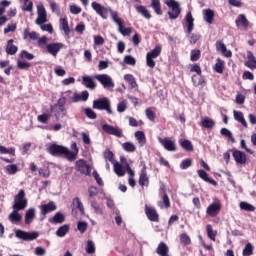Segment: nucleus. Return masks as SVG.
Segmentation results:
<instances>
[{
	"instance_id": "obj_4",
	"label": "nucleus",
	"mask_w": 256,
	"mask_h": 256,
	"mask_svg": "<svg viewBox=\"0 0 256 256\" xmlns=\"http://www.w3.org/2000/svg\"><path fill=\"white\" fill-rule=\"evenodd\" d=\"M122 164L118 163V162H114V172L116 173V175H118V177H124L125 176V172L127 171L128 175H135V171H133L131 169V167H129V163L124 162L123 158L121 159Z\"/></svg>"
},
{
	"instance_id": "obj_25",
	"label": "nucleus",
	"mask_w": 256,
	"mask_h": 256,
	"mask_svg": "<svg viewBox=\"0 0 256 256\" xmlns=\"http://www.w3.org/2000/svg\"><path fill=\"white\" fill-rule=\"evenodd\" d=\"M42 215H46L47 213H51V211H55L57 206L54 202H49L48 204H44L40 206Z\"/></svg>"
},
{
	"instance_id": "obj_21",
	"label": "nucleus",
	"mask_w": 256,
	"mask_h": 256,
	"mask_svg": "<svg viewBox=\"0 0 256 256\" xmlns=\"http://www.w3.org/2000/svg\"><path fill=\"white\" fill-rule=\"evenodd\" d=\"M71 99L72 103H79V101H87V99H89V92L83 91L81 94L74 93Z\"/></svg>"
},
{
	"instance_id": "obj_36",
	"label": "nucleus",
	"mask_w": 256,
	"mask_h": 256,
	"mask_svg": "<svg viewBox=\"0 0 256 256\" xmlns=\"http://www.w3.org/2000/svg\"><path fill=\"white\" fill-rule=\"evenodd\" d=\"M50 223L54 224H61L65 222V215H63L61 212H58L54 215L52 219L49 220Z\"/></svg>"
},
{
	"instance_id": "obj_63",
	"label": "nucleus",
	"mask_w": 256,
	"mask_h": 256,
	"mask_svg": "<svg viewBox=\"0 0 256 256\" xmlns=\"http://www.w3.org/2000/svg\"><path fill=\"white\" fill-rule=\"evenodd\" d=\"M34 253L37 256H45L47 254V249H45L43 246H38L35 248Z\"/></svg>"
},
{
	"instance_id": "obj_33",
	"label": "nucleus",
	"mask_w": 256,
	"mask_h": 256,
	"mask_svg": "<svg viewBox=\"0 0 256 256\" xmlns=\"http://www.w3.org/2000/svg\"><path fill=\"white\" fill-rule=\"evenodd\" d=\"M248 61L246 62V67L249 69H256V58L252 52H248L247 54Z\"/></svg>"
},
{
	"instance_id": "obj_46",
	"label": "nucleus",
	"mask_w": 256,
	"mask_h": 256,
	"mask_svg": "<svg viewBox=\"0 0 256 256\" xmlns=\"http://www.w3.org/2000/svg\"><path fill=\"white\" fill-rule=\"evenodd\" d=\"M49 5H50V9L52 11V13H55V15H61V8H59V4H57V2L54 1H48Z\"/></svg>"
},
{
	"instance_id": "obj_15",
	"label": "nucleus",
	"mask_w": 256,
	"mask_h": 256,
	"mask_svg": "<svg viewBox=\"0 0 256 256\" xmlns=\"http://www.w3.org/2000/svg\"><path fill=\"white\" fill-rule=\"evenodd\" d=\"M220 211H221V203L219 202H214L210 204L206 209V213L207 215H209V217H217Z\"/></svg>"
},
{
	"instance_id": "obj_47",
	"label": "nucleus",
	"mask_w": 256,
	"mask_h": 256,
	"mask_svg": "<svg viewBox=\"0 0 256 256\" xmlns=\"http://www.w3.org/2000/svg\"><path fill=\"white\" fill-rule=\"evenodd\" d=\"M110 16H111L112 21L116 25H118V27H119V25L123 24V21L121 20V18L119 17V14L116 11L110 10Z\"/></svg>"
},
{
	"instance_id": "obj_61",
	"label": "nucleus",
	"mask_w": 256,
	"mask_h": 256,
	"mask_svg": "<svg viewBox=\"0 0 256 256\" xmlns=\"http://www.w3.org/2000/svg\"><path fill=\"white\" fill-rule=\"evenodd\" d=\"M191 165H193V160L191 159H185L181 162L180 164V169H189V167H191Z\"/></svg>"
},
{
	"instance_id": "obj_20",
	"label": "nucleus",
	"mask_w": 256,
	"mask_h": 256,
	"mask_svg": "<svg viewBox=\"0 0 256 256\" xmlns=\"http://www.w3.org/2000/svg\"><path fill=\"white\" fill-rule=\"evenodd\" d=\"M36 215H37V210H35V208H29L25 213L26 225H31V223H33V221L35 220Z\"/></svg>"
},
{
	"instance_id": "obj_40",
	"label": "nucleus",
	"mask_w": 256,
	"mask_h": 256,
	"mask_svg": "<svg viewBox=\"0 0 256 256\" xmlns=\"http://www.w3.org/2000/svg\"><path fill=\"white\" fill-rule=\"evenodd\" d=\"M151 7L154 9L156 15H163V11H161V2L159 0H151Z\"/></svg>"
},
{
	"instance_id": "obj_58",
	"label": "nucleus",
	"mask_w": 256,
	"mask_h": 256,
	"mask_svg": "<svg viewBox=\"0 0 256 256\" xmlns=\"http://www.w3.org/2000/svg\"><path fill=\"white\" fill-rule=\"evenodd\" d=\"M118 31L123 35L124 37H127V35H131V28H125L123 26V23L118 26Z\"/></svg>"
},
{
	"instance_id": "obj_31",
	"label": "nucleus",
	"mask_w": 256,
	"mask_h": 256,
	"mask_svg": "<svg viewBox=\"0 0 256 256\" xmlns=\"http://www.w3.org/2000/svg\"><path fill=\"white\" fill-rule=\"evenodd\" d=\"M19 211L20 210L13 209V212L9 215V221H11V223H19V221L23 219V216L19 214Z\"/></svg>"
},
{
	"instance_id": "obj_23",
	"label": "nucleus",
	"mask_w": 256,
	"mask_h": 256,
	"mask_svg": "<svg viewBox=\"0 0 256 256\" xmlns=\"http://www.w3.org/2000/svg\"><path fill=\"white\" fill-rule=\"evenodd\" d=\"M197 173L200 179H202L203 181H206V183H210L211 185H214V187H217V181L209 178V174H207L205 170H198Z\"/></svg>"
},
{
	"instance_id": "obj_37",
	"label": "nucleus",
	"mask_w": 256,
	"mask_h": 256,
	"mask_svg": "<svg viewBox=\"0 0 256 256\" xmlns=\"http://www.w3.org/2000/svg\"><path fill=\"white\" fill-rule=\"evenodd\" d=\"M124 81L130 85L131 89H136L137 88V82L135 81V77L131 74H126L124 75Z\"/></svg>"
},
{
	"instance_id": "obj_10",
	"label": "nucleus",
	"mask_w": 256,
	"mask_h": 256,
	"mask_svg": "<svg viewBox=\"0 0 256 256\" xmlns=\"http://www.w3.org/2000/svg\"><path fill=\"white\" fill-rule=\"evenodd\" d=\"M91 6L102 19H107L109 13L113 10L110 7H105L97 2H92Z\"/></svg>"
},
{
	"instance_id": "obj_42",
	"label": "nucleus",
	"mask_w": 256,
	"mask_h": 256,
	"mask_svg": "<svg viewBox=\"0 0 256 256\" xmlns=\"http://www.w3.org/2000/svg\"><path fill=\"white\" fill-rule=\"evenodd\" d=\"M201 125L205 129H213V127H215V122L211 118L206 117L202 120Z\"/></svg>"
},
{
	"instance_id": "obj_41",
	"label": "nucleus",
	"mask_w": 256,
	"mask_h": 256,
	"mask_svg": "<svg viewBox=\"0 0 256 256\" xmlns=\"http://www.w3.org/2000/svg\"><path fill=\"white\" fill-rule=\"evenodd\" d=\"M137 13H140V15L144 16L145 19L151 18V13H149V10L145 6H136Z\"/></svg>"
},
{
	"instance_id": "obj_44",
	"label": "nucleus",
	"mask_w": 256,
	"mask_h": 256,
	"mask_svg": "<svg viewBox=\"0 0 256 256\" xmlns=\"http://www.w3.org/2000/svg\"><path fill=\"white\" fill-rule=\"evenodd\" d=\"M233 113H234V119L236 121H239V123H241L244 127H247V121H245V118L243 117V113L235 110Z\"/></svg>"
},
{
	"instance_id": "obj_53",
	"label": "nucleus",
	"mask_w": 256,
	"mask_h": 256,
	"mask_svg": "<svg viewBox=\"0 0 256 256\" xmlns=\"http://www.w3.org/2000/svg\"><path fill=\"white\" fill-rule=\"evenodd\" d=\"M73 204L80 211L81 215H85V208L83 207V203L81 202V200L79 198H77V197L74 198Z\"/></svg>"
},
{
	"instance_id": "obj_59",
	"label": "nucleus",
	"mask_w": 256,
	"mask_h": 256,
	"mask_svg": "<svg viewBox=\"0 0 256 256\" xmlns=\"http://www.w3.org/2000/svg\"><path fill=\"white\" fill-rule=\"evenodd\" d=\"M39 123H47L49 119H51V114L50 113H43L42 115H39L37 117Z\"/></svg>"
},
{
	"instance_id": "obj_62",
	"label": "nucleus",
	"mask_w": 256,
	"mask_h": 256,
	"mask_svg": "<svg viewBox=\"0 0 256 256\" xmlns=\"http://www.w3.org/2000/svg\"><path fill=\"white\" fill-rule=\"evenodd\" d=\"M38 25H40V28L42 31H47L50 33V35H53V25L45 24V23L38 24Z\"/></svg>"
},
{
	"instance_id": "obj_48",
	"label": "nucleus",
	"mask_w": 256,
	"mask_h": 256,
	"mask_svg": "<svg viewBox=\"0 0 256 256\" xmlns=\"http://www.w3.org/2000/svg\"><path fill=\"white\" fill-rule=\"evenodd\" d=\"M206 231L208 239H211V241H215V237H217V232L213 230L211 224H208L206 226Z\"/></svg>"
},
{
	"instance_id": "obj_1",
	"label": "nucleus",
	"mask_w": 256,
	"mask_h": 256,
	"mask_svg": "<svg viewBox=\"0 0 256 256\" xmlns=\"http://www.w3.org/2000/svg\"><path fill=\"white\" fill-rule=\"evenodd\" d=\"M66 103H67V99L65 97H61L60 99H58L57 104L50 107L56 119H59L60 117L61 118L67 117V108H65Z\"/></svg>"
},
{
	"instance_id": "obj_39",
	"label": "nucleus",
	"mask_w": 256,
	"mask_h": 256,
	"mask_svg": "<svg viewBox=\"0 0 256 256\" xmlns=\"http://www.w3.org/2000/svg\"><path fill=\"white\" fill-rule=\"evenodd\" d=\"M29 37V39H32V41H37V39H39V34L35 31L30 32L29 28H26L24 30V39H27Z\"/></svg>"
},
{
	"instance_id": "obj_22",
	"label": "nucleus",
	"mask_w": 256,
	"mask_h": 256,
	"mask_svg": "<svg viewBox=\"0 0 256 256\" xmlns=\"http://www.w3.org/2000/svg\"><path fill=\"white\" fill-rule=\"evenodd\" d=\"M216 49L217 51H220L224 57H231L233 55L231 50H227V46H225V43L221 41L216 42Z\"/></svg>"
},
{
	"instance_id": "obj_26",
	"label": "nucleus",
	"mask_w": 256,
	"mask_h": 256,
	"mask_svg": "<svg viewBox=\"0 0 256 256\" xmlns=\"http://www.w3.org/2000/svg\"><path fill=\"white\" fill-rule=\"evenodd\" d=\"M82 83L87 87V89H95L97 87L95 80L91 76H83Z\"/></svg>"
},
{
	"instance_id": "obj_11",
	"label": "nucleus",
	"mask_w": 256,
	"mask_h": 256,
	"mask_svg": "<svg viewBox=\"0 0 256 256\" xmlns=\"http://www.w3.org/2000/svg\"><path fill=\"white\" fill-rule=\"evenodd\" d=\"M15 235L18 239L22 241H35L39 237V232H25L22 230H16Z\"/></svg>"
},
{
	"instance_id": "obj_52",
	"label": "nucleus",
	"mask_w": 256,
	"mask_h": 256,
	"mask_svg": "<svg viewBox=\"0 0 256 256\" xmlns=\"http://www.w3.org/2000/svg\"><path fill=\"white\" fill-rule=\"evenodd\" d=\"M22 11H28V13H31V11H33V1L23 0Z\"/></svg>"
},
{
	"instance_id": "obj_6",
	"label": "nucleus",
	"mask_w": 256,
	"mask_h": 256,
	"mask_svg": "<svg viewBox=\"0 0 256 256\" xmlns=\"http://www.w3.org/2000/svg\"><path fill=\"white\" fill-rule=\"evenodd\" d=\"M167 7L171 9V11H168V15L170 19H177L179 15L181 14V8H179V2L175 0H169L166 2Z\"/></svg>"
},
{
	"instance_id": "obj_17",
	"label": "nucleus",
	"mask_w": 256,
	"mask_h": 256,
	"mask_svg": "<svg viewBox=\"0 0 256 256\" xmlns=\"http://www.w3.org/2000/svg\"><path fill=\"white\" fill-rule=\"evenodd\" d=\"M76 170L83 173V175H89L90 173L89 165H87V162L83 159L76 161Z\"/></svg>"
},
{
	"instance_id": "obj_8",
	"label": "nucleus",
	"mask_w": 256,
	"mask_h": 256,
	"mask_svg": "<svg viewBox=\"0 0 256 256\" xmlns=\"http://www.w3.org/2000/svg\"><path fill=\"white\" fill-rule=\"evenodd\" d=\"M47 151L53 156L64 155V157H67V147L62 145L49 144L47 146Z\"/></svg>"
},
{
	"instance_id": "obj_45",
	"label": "nucleus",
	"mask_w": 256,
	"mask_h": 256,
	"mask_svg": "<svg viewBox=\"0 0 256 256\" xmlns=\"http://www.w3.org/2000/svg\"><path fill=\"white\" fill-rule=\"evenodd\" d=\"M0 154L1 155H12L13 157H15V148L14 147L7 148L5 146H0Z\"/></svg>"
},
{
	"instance_id": "obj_2",
	"label": "nucleus",
	"mask_w": 256,
	"mask_h": 256,
	"mask_svg": "<svg viewBox=\"0 0 256 256\" xmlns=\"http://www.w3.org/2000/svg\"><path fill=\"white\" fill-rule=\"evenodd\" d=\"M27 198H25V190L21 189L14 197V204L12 209H16L17 211H23L27 209Z\"/></svg>"
},
{
	"instance_id": "obj_13",
	"label": "nucleus",
	"mask_w": 256,
	"mask_h": 256,
	"mask_svg": "<svg viewBox=\"0 0 256 256\" xmlns=\"http://www.w3.org/2000/svg\"><path fill=\"white\" fill-rule=\"evenodd\" d=\"M65 47V44L60 42L50 43L46 46L47 52L50 53L53 57H57V54L61 49Z\"/></svg>"
},
{
	"instance_id": "obj_5",
	"label": "nucleus",
	"mask_w": 256,
	"mask_h": 256,
	"mask_svg": "<svg viewBox=\"0 0 256 256\" xmlns=\"http://www.w3.org/2000/svg\"><path fill=\"white\" fill-rule=\"evenodd\" d=\"M162 48L161 46H156L151 52H148L146 55V65L153 69L155 67V60L159 55H161Z\"/></svg>"
},
{
	"instance_id": "obj_50",
	"label": "nucleus",
	"mask_w": 256,
	"mask_h": 256,
	"mask_svg": "<svg viewBox=\"0 0 256 256\" xmlns=\"http://www.w3.org/2000/svg\"><path fill=\"white\" fill-rule=\"evenodd\" d=\"M122 148L128 153H133L137 149V147H135V144H133L132 142L123 143Z\"/></svg>"
},
{
	"instance_id": "obj_12",
	"label": "nucleus",
	"mask_w": 256,
	"mask_h": 256,
	"mask_svg": "<svg viewBox=\"0 0 256 256\" xmlns=\"http://www.w3.org/2000/svg\"><path fill=\"white\" fill-rule=\"evenodd\" d=\"M159 143L166 149V151L175 152L177 151V144L170 138H158Z\"/></svg>"
},
{
	"instance_id": "obj_55",
	"label": "nucleus",
	"mask_w": 256,
	"mask_h": 256,
	"mask_svg": "<svg viewBox=\"0 0 256 256\" xmlns=\"http://www.w3.org/2000/svg\"><path fill=\"white\" fill-rule=\"evenodd\" d=\"M90 205L92 209H94V212L96 213V215H103V209H101L97 201L92 200L90 202Z\"/></svg>"
},
{
	"instance_id": "obj_43",
	"label": "nucleus",
	"mask_w": 256,
	"mask_h": 256,
	"mask_svg": "<svg viewBox=\"0 0 256 256\" xmlns=\"http://www.w3.org/2000/svg\"><path fill=\"white\" fill-rule=\"evenodd\" d=\"M60 29H63L65 35H69L71 30L69 29V22H67L66 18L60 19Z\"/></svg>"
},
{
	"instance_id": "obj_18",
	"label": "nucleus",
	"mask_w": 256,
	"mask_h": 256,
	"mask_svg": "<svg viewBox=\"0 0 256 256\" xmlns=\"http://www.w3.org/2000/svg\"><path fill=\"white\" fill-rule=\"evenodd\" d=\"M145 213L149 219V221H159V214H157V210L155 208L146 205L145 206Z\"/></svg>"
},
{
	"instance_id": "obj_51",
	"label": "nucleus",
	"mask_w": 256,
	"mask_h": 256,
	"mask_svg": "<svg viewBox=\"0 0 256 256\" xmlns=\"http://www.w3.org/2000/svg\"><path fill=\"white\" fill-rule=\"evenodd\" d=\"M253 244L247 243L242 251L243 256H251L253 255Z\"/></svg>"
},
{
	"instance_id": "obj_27",
	"label": "nucleus",
	"mask_w": 256,
	"mask_h": 256,
	"mask_svg": "<svg viewBox=\"0 0 256 256\" xmlns=\"http://www.w3.org/2000/svg\"><path fill=\"white\" fill-rule=\"evenodd\" d=\"M139 184L141 187L149 185V177H147V169L145 167L141 170Z\"/></svg>"
},
{
	"instance_id": "obj_34",
	"label": "nucleus",
	"mask_w": 256,
	"mask_h": 256,
	"mask_svg": "<svg viewBox=\"0 0 256 256\" xmlns=\"http://www.w3.org/2000/svg\"><path fill=\"white\" fill-rule=\"evenodd\" d=\"M69 229H70L69 224H64V225L60 226L56 231V236L57 237H65V235H67V233H69Z\"/></svg>"
},
{
	"instance_id": "obj_49",
	"label": "nucleus",
	"mask_w": 256,
	"mask_h": 256,
	"mask_svg": "<svg viewBox=\"0 0 256 256\" xmlns=\"http://www.w3.org/2000/svg\"><path fill=\"white\" fill-rule=\"evenodd\" d=\"M239 207L240 209H242V211H249L250 213H253V211H255V206L247 202H240Z\"/></svg>"
},
{
	"instance_id": "obj_64",
	"label": "nucleus",
	"mask_w": 256,
	"mask_h": 256,
	"mask_svg": "<svg viewBox=\"0 0 256 256\" xmlns=\"http://www.w3.org/2000/svg\"><path fill=\"white\" fill-rule=\"evenodd\" d=\"M124 63H126V65H135L137 60H135L133 56L127 55L124 57Z\"/></svg>"
},
{
	"instance_id": "obj_14",
	"label": "nucleus",
	"mask_w": 256,
	"mask_h": 256,
	"mask_svg": "<svg viewBox=\"0 0 256 256\" xmlns=\"http://www.w3.org/2000/svg\"><path fill=\"white\" fill-rule=\"evenodd\" d=\"M102 129L105 133H107L108 135H114V137H122L123 135V132L121 131V129L109 124H104L102 126Z\"/></svg>"
},
{
	"instance_id": "obj_19",
	"label": "nucleus",
	"mask_w": 256,
	"mask_h": 256,
	"mask_svg": "<svg viewBox=\"0 0 256 256\" xmlns=\"http://www.w3.org/2000/svg\"><path fill=\"white\" fill-rule=\"evenodd\" d=\"M233 158L239 165H245V163H247V156H245V153L242 151L234 150Z\"/></svg>"
},
{
	"instance_id": "obj_9",
	"label": "nucleus",
	"mask_w": 256,
	"mask_h": 256,
	"mask_svg": "<svg viewBox=\"0 0 256 256\" xmlns=\"http://www.w3.org/2000/svg\"><path fill=\"white\" fill-rule=\"evenodd\" d=\"M37 19L35 21L36 25H43V23H47V10L42 3L37 4Z\"/></svg>"
},
{
	"instance_id": "obj_54",
	"label": "nucleus",
	"mask_w": 256,
	"mask_h": 256,
	"mask_svg": "<svg viewBox=\"0 0 256 256\" xmlns=\"http://www.w3.org/2000/svg\"><path fill=\"white\" fill-rule=\"evenodd\" d=\"M181 147L183 149H186V151H193V144L189 140H180L179 141Z\"/></svg>"
},
{
	"instance_id": "obj_24",
	"label": "nucleus",
	"mask_w": 256,
	"mask_h": 256,
	"mask_svg": "<svg viewBox=\"0 0 256 256\" xmlns=\"http://www.w3.org/2000/svg\"><path fill=\"white\" fill-rule=\"evenodd\" d=\"M235 23L236 27H244V29H247L249 27V20H247L245 14H240L236 19Z\"/></svg>"
},
{
	"instance_id": "obj_56",
	"label": "nucleus",
	"mask_w": 256,
	"mask_h": 256,
	"mask_svg": "<svg viewBox=\"0 0 256 256\" xmlns=\"http://www.w3.org/2000/svg\"><path fill=\"white\" fill-rule=\"evenodd\" d=\"M86 252L89 255H93V253H95V243L93 242V240H88L87 244H86Z\"/></svg>"
},
{
	"instance_id": "obj_60",
	"label": "nucleus",
	"mask_w": 256,
	"mask_h": 256,
	"mask_svg": "<svg viewBox=\"0 0 256 256\" xmlns=\"http://www.w3.org/2000/svg\"><path fill=\"white\" fill-rule=\"evenodd\" d=\"M214 69L216 73H223L224 63L221 59L217 60V63L215 64Z\"/></svg>"
},
{
	"instance_id": "obj_29",
	"label": "nucleus",
	"mask_w": 256,
	"mask_h": 256,
	"mask_svg": "<svg viewBox=\"0 0 256 256\" xmlns=\"http://www.w3.org/2000/svg\"><path fill=\"white\" fill-rule=\"evenodd\" d=\"M156 253L158 255H161V256H169V247L167 246V244L161 242L159 245H158V248L156 250Z\"/></svg>"
},
{
	"instance_id": "obj_30",
	"label": "nucleus",
	"mask_w": 256,
	"mask_h": 256,
	"mask_svg": "<svg viewBox=\"0 0 256 256\" xmlns=\"http://www.w3.org/2000/svg\"><path fill=\"white\" fill-rule=\"evenodd\" d=\"M194 21H195V19H193V14H191V12H188L186 15V23L188 25L187 31L189 34H191L193 32Z\"/></svg>"
},
{
	"instance_id": "obj_7",
	"label": "nucleus",
	"mask_w": 256,
	"mask_h": 256,
	"mask_svg": "<svg viewBox=\"0 0 256 256\" xmlns=\"http://www.w3.org/2000/svg\"><path fill=\"white\" fill-rule=\"evenodd\" d=\"M95 79H97V81L103 85L104 89H113L115 87L113 78L107 74H98L95 76Z\"/></svg>"
},
{
	"instance_id": "obj_3",
	"label": "nucleus",
	"mask_w": 256,
	"mask_h": 256,
	"mask_svg": "<svg viewBox=\"0 0 256 256\" xmlns=\"http://www.w3.org/2000/svg\"><path fill=\"white\" fill-rule=\"evenodd\" d=\"M93 109L98 111H106L109 115H113V110H111V101L109 98H99L93 101Z\"/></svg>"
},
{
	"instance_id": "obj_38",
	"label": "nucleus",
	"mask_w": 256,
	"mask_h": 256,
	"mask_svg": "<svg viewBox=\"0 0 256 256\" xmlns=\"http://www.w3.org/2000/svg\"><path fill=\"white\" fill-rule=\"evenodd\" d=\"M4 171L7 175H15L19 171V168L17 164H10L4 168Z\"/></svg>"
},
{
	"instance_id": "obj_35",
	"label": "nucleus",
	"mask_w": 256,
	"mask_h": 256,
	"mask_svg": "<svg viewBox=\"0 0 256 256\" xmlns=\"http://www.w3.org/2000/svg\"><path fill=\"white\" fill-rule=\"evenodd\" d=\"M17 51H18V48H17V46L13 45V39H10L6 46V53L8 55H15V53H17Z\"/></svg>"
},
{
	"instance_id": "obj_16",
	"label": "nucleus",
	"mask_w": 256,
	"mask_h": 256,
	"mask_svg": "<svg viewBox=\"0 0 256 256\" xmlns=\"http://www.w3.org/2000/svg\"><path fill=\"white\" fill-rule=\"evenodd\" d=\"M71 150L69 148H66V159L68 161H75L77 159V155H79V148L77 147V143H73L71 145Z\"/></svg>"
},
{
	"instance_id": "obj_32",
	"label": "nucleus",
	"mask_w": 256,
	"mask_h": 256,
	"mask_svg": "<svg viewBox=\"0 0 256 256\" xmlns=\"http://www.w3.org/2000/svg\"><path fill=\"white\" fill-rule=\"evenodd\" d=\"M134 137L138 141L140 147H143L145 143H147V139L145 138V133H143V131L135 132Z\"/></svg>"
},
{
	"instance_id": "obj_57",
	"label": "nucleus",
	"mask_w": 256,
	"mask_h": 256,
	"mask_svg": "<svg viewBox=\"0 0 256 256\" xmlns=\"http://www.w3.org/2000/svg\"><path fill=\"white\" fill-rule=\"evenodd\" d=\"M221 135H223L224 137H228L229 140L232 141V143H235V138H233V133L230 132L229 129L227 128H222L220 130Z\"/></svg>"
},
{
	"instance_id": "obj_28",
	"label": "nucleus",
	"mask_w": 256,
	"mask_h": 256,
	"mask_svg": "<svg viewBox=\"0 0 256 256\" xmlns=\"http://www.w3.org/2000/svg\"><path fill=\"white\" fill-rule=\"evenodd\" d=\"M203 17L204 20L206 21V23H209V25H211V23H213V19L215 17V12L211 9H206L203 10Z\"/></svg>"
}]
</instances>
